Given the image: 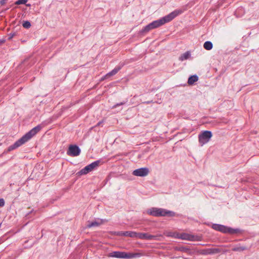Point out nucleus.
Here are the masks:
<instances>
[{
	"mask_svg": "<svg viewBox=\"0 0 259 259\" xmlns=\"http://www.w3.org/2000/svg\"><path fill=\"white\" fill-rule=\"evenodd\" d=\"M182 13L181 10H175L169 14L161 18L160 19L155 20L150 23L151 27L152 29L156 28L162 25L168 23L173 20L175 17L180 15Z\"/></svg>",
	"mask_w": 259,
	"mask_h": 259,
	"instance_id": "1",
	"label": "nucleus"
},
{
	"mask_svg": "<svg viewBox=\"0 0 259 259\" xmlns=\"http://www.w3.org/2000/svg\"><path fill=\"white\" fill-rule=\"evenodd\" d=\"M147 213L152 216L159 217H175L176 213L172 211L168 210L164 208L152 207L147 210Z\"/></svg>",
	"mask_w": 259,
	"mask_h": 259,
	"instance_id": "2",
	"label": "nucleus"
},
{
	"mask_svg": "<svg viewBox=\"0 0 259 259\" xmlns=\"http://www.w3.org/2000/svg\"><path fill=\"white\" fill-rule=\"evenodd\" d=\"M212 228L221 232L224 233H229L230 234H235L241 232V230L239 229H233L224 225L217 224H213Z\"/></svg>",
	"mask_w": 259,
	"mask_h": 259,
	"instance_id": "3",
	"label": "nucleus"
},
{
	"mask_svg": "<svg viewBox=\"0 0 259 259\" xmlns=\"http://www.w3.org/2000/svg\"><path fill=\"white\" fill-rule=\"evenodd\" d=\"M137 256V253H126L122 251H113L110 253V256L119 258H131Z\"/></svg>",
	"mask_w": 259,
	"mask_h": 259,
	"instance_id": "4",
	"label": "nucleus"
},
{
	"mask_svg": "<svg viewBox=\"0 0 259 259\" xmlns=\"http://www.w3.org/2000/svg\"><path fill=\"white\" fill-rule=\"evenodd\" d=\"M212 136V134L210 131H204L198 136L199 142L201 146H203L210 141Z\"/></svg>",
	"mask_w": 259,
	"mask_h": 259,
	"instance_id": "5",
	"label": "nucleus"
},
{
	"mask_svg": "<svg viewBox=\"0 0 259 259\" xmlns=\"http://www.w3.org/2000/svg\"><path fill=\"white\" fill-rule=\"evenodd\" d=\"M100 162L99 160H97L87 165L78 172L79 174L80 175H86L93 171L99 166Z\"/></svg>",
	"mask_w": 259,
	"mask_h": 259,
	"instance_id": "6",
	"label": "nucleus"
},
{
	"mask_svg": "<svg viewBox=\"0 0 259 259\" xmlns=\"http://www.w3.org/2000/svg\"><path fill=\"white\" fill-rule=\"evenodd\" d=\"M41 129V126L40 125H38L27 132L23 136V137L26 140V141L27 142L32 137L35 136L38 132H39Z\"/></svg>",
	"mask_w": 259,
	"mask_h": 259,
	"instance_id": "7",
	"label": "nucleus"
},
{
	"mask_svg": "<svg viewBox=\"0 0 259 259\" xmlns=\"http://www.w3.org/2000/svg\"><path fill=\"white\" fill-rule=\"evenodd\" d=\"M81 152V150L78 146L75 145H70L67 151V154L70 156H77Z\"/></svg>",
	"mask_w": 259,
	"mask_h": 259,
	"instance_id": "8",
	"label": "nucleus"
},
{
	"mask_svg": "<svg viewBox=\"0 0 259 259\" xmlns=\"http://www.w3.org/2000/svg\"><path fill=\"white\" fill-rule=\"evenodd\" d=\"M149 173V169L147 167H142L134 170L133 175L137 177H144L147 176Z\"/></svg>",
	"mask_w": 259,
	"mask_h": 259,
	"instance_id": "9",
	"label": "nucleus"
},
{
	"mask_svg": "<svg viewBox=\"0 0 259 259\" xmlns=\"http://www.w3.org/2000/svg\"><path fill=\"white\" fill-rule=\"evenodd\" d=\"M26 142V140L22 137L20 139H19L18 141H17L14 144L10 146L8 148L7 151L8 152L11 151L18 148L19 147H20L22 145L24 144Z\"/></svg>",
	"mask_w": 259,
	"mask_h": 259,
	"instance_id": "10",
	"label": "nucleus"
},
{
	"mask_svg": "<svg viewBox=\"0 0 259 259\" xmlns=\"http://www.w3.org/2000/svg\"><path fill=\"white\" fill-rule=\"evenodd\" d=\"M219 252H220V249L218 248H207L201 251V254L203 255L213 254Z\"/></svg>",
	"mask_w": 259,
	"mask_h": 259,
	"instance_id": "11",
	"label": "nucleus"
},
{
	"mask_svg": "<svg viewBox=\"0 0 259 259\" xmlns=\"http://www.w3.org/2000/svg\"><path fill=\"white\" fill-rule=\"evenodd\" d=\"M104 222L103 220L98 219V220H95L94 221L89 222L87 227L88 228H92L95 227H98L101 224H102Z\"/></svg>",
	"mask_w": 259,
	"mask_h": 259,
	"instance_id": "12",
	"label": "nucleus"
},
{
	"mask_svg": "<svg viewBox=\"0 0 259 259\" xmlns=\"http://www.w3.org/2000/svg\"><path fill=\"white\" fill-rule=\"evenodd\" d=\"M120 66H116L114 69H113L112 71L108 73L106 75H105L104 77V79L107 78L108 77H110L113 75H115L120 69H121Z\"/></svg>",
	"mask_w": 259,
	"mask_h": 259,
	"instance_id": "13",
	"label": "nucleus"
},
{
	"mask_svg": "<svg viewBox=\"0 0 259 259\" xmlns=\"http://www.w3.org/2000/svg\"><path fill=\"white\" fill-rule=\"evenodd\" d=\"M119 234L121 236L130 237L131 238H135V232H134V231L120 232Z\"/></svg>",
	"mask_w": 259,
	"mask_h": 259,
	"instance_id": "14",
	"label": "nucleus"
},
{
	"mask_svg": "<svg viewBox=\"0 0 259 259\" xmlns=\"http://www.w3.org/2000/svg\"><path fill=\"white\" fill-rule=\"evenodd\" d=\"M198 80V76L197 75L190 76L188 80V83L189 85H192L194 83Z\"/></svg>",
	"mask_w": 259,
	"mask_h": 259,
	"instance_id": "15",
	"label": "nucleus"
},
{
	"mask_svg": "<svg viewBox=\"0 0 259 259\" xmlns=\"http://www.w3.org/2000/svg\"><path fill=\"white\" fill-rule=\"evenodd\" d=\"M190 53L189 51H187L181 55V56L179 57V60L183 61L188 59L190 57Z\"/></svg>",
	"mask_w": 259,
	"mask_h": 259,
	"instance_id": "16",
	"label": "nucleus"
},
{
	"mask_svg": "<svg viewBox=\"0 0 259 259\" xmlns=\"http://www.w3.org/2000/svg\"><path fill=\"white\" fill-rule=\"evenodd\" d=\"M203 47L206 50H210L213 47L212 43L210 41H206L204 43Z\"/></svg>",
	"mask_w": 259,
	"mask_h": 259,
	"instance_id": "17",
	"label": "nucleus"
},
{
	"mask_svg": "<svg viewBox=\"0 0 259 259\" xmlns=\"http://www.w3.org/2000/svg\"><path fill=\"white\" fill-rule=\"evenodd\" d=\"M143 239L146 240H152L156 239V236L152 235H150L148 233H143Z\"/></svg>",
	"mask_w": 259,
	"mask_h": 259,
	"instance_id": "18",
	"label": "nucleus"
},
{
	"mask_svg": "<svg viewBox=\"0 0 259 259\" xmlns=\"http://www.w3.org/2000/svg\"><path fill=\"white\" fill-rule=\"evenodd\" d=\"M193 236L188 234H182L181 235L180 238L183 240H192Z\"/></svg>",
	"mask_w": 259,
	"mask_h": 259,
	"instance_id": "19",
	"label": "nucleus"
},
{
	"mask_svg": "<svg viewBox=\"0 0 259 259\" xmlns=\"http://www.w3.org/2000/svg\"><path fill=\"white\" fill-rule=\"evenodd\" d=\"M153 29L151 27V25L150 23L148 25H147L146 26H145L141 31V33H147L149 32L150 30Z\"/></svg>",
	"mask_w": 259,
	"mask_h": 259,
	"instance_id": "20",
	"label": "nucleus"
},
{
	"mask_svg": "<svg viewBox=\"0 0 259 259\" xmlns=\"http://www.w3.org/2000/svg\"><path fill=\"white\" fill-rule=\"evenodd\" d=\"M176 250L178 251H180L184 252H187L189 251V248L185 246H180L177 247Z\"/></svg>",
	"mask_w": 259,
	"mask_h": 259,
	"instance_id": "21",
	"label": "nucleus"
},
{
	"mask_svg": "<svg viewBox=\"0 0 259 259\" xmlns=\"http://www.w3.org/2000/svg\"><path fill=\"white\" fill-rule=\"evenodd\" d=\"M22 26L25 28H29L31 26V23L28 21H25L23 22V23L22 24Z\"/></svg>",
	"mask_w": 259,
	"mask_h": 259,
	"instance_id": "22",
	"label": "nucleus"
},
{
	"mask_svg": "<svg viewBox=\"0 0 259 259\" xmlns=\"http://www.w3.org/2000/svg\"><path fill=\"white\" fill-rule=\"evenodd\" d=\"M27 1L28 0H18L15 3V4L17 5L26 4Z\"/></svg>",
	"mask_w": 259,
	"mask_h": 259,
	"instance_id": "23",
	"label": "nucleus"
},
{
	"mask_svg": "<svg viewBox=\"0 0 259 259\" xmlns=\"http://www.w3.org/2000/svg\"><path fill=\"white\" fill-rule=\"evenodd\" d=\"M135 238L143 239V233H137L135 232Z\"/></svg>",
	"mask_w": 259,
	"mask_h": 259,
	"instance_id": "24",
	"label": "nucleus"
},
{
	"mask_svg": "<svg viewBox=\"0 0 259 259\" xmlns=\"http://www.w3.org/2000/svg\"><path fill=\"white\" fill-rule=\"evenodd\" d=\"M245 249L244 247H236L233 249L234 251H242Z\"/></svg>",
	"mask_w": 259,
	"mask_h": 259,
	"instance_id": "25",
	"label": "nucleus"
},
{
	"mask_svg": "<svg viewBox=\"0 0 259 259\" xmlns=\"http://www.w3.org/2000/svg\"><path fill=\"white\" fill-rule=\"evenodd\" d=\"M125 103V102H120L119 103H117L115 105H114L113 106V108H116L117 107L119 106H120V105H124V104Z\"/></svg>",
	"mask_w": 259,
	"mask_h": 259,
	"instance_id": "26",
	"label": "nucleus"
},
{
	"mask_svg": "<svg viewBox=\"0 0 259 259\" xmlns=\"http://www.w3.org/2000/svg\"><path fill=\"white\" fill-rule=\"evenodd\" d=\"M15 35V33H10V34L8 35V40H11V39H12V38H13V37Z\"/></svg>",
	"mask_w": 259,
	"mask_h": 259,
	"instance_id": "27",
	"label": "nucleus"
},
{
	"mask_svg": "<svg viewBox=\"0 0 259 259\" xmlns=\"http://www.w3.org/2000/svg\"><path fill=\"white\" fill-rule=\"evenodd\" d=\"M5 205V201L3 199H0V207H3Z\"/></svg>",
	"mask_w": 259,
	"mask_h": 259,
	"instance_id": "28",
	"label": "nucleus"
},
{
	"mask_svg": "<svg viewBox=\"0 0 259 259\" xmlns=\"http://www.w3.org/2000/svg\"><path fill=\"white\" fill-rule=\"evenodd\" d=\"M7 0H0V5H4L6 3Z\"/></svg>",
	"mask_w": 259,
	"mask_h": 259,
	"instance_id": "29",
	"label": "nucleus"
},
{
	"mask_svg": "<svg viewBox=\"0 0 259 259\" xmlns=\"http://www.w3.org/2000/svg\"><path fill=\"white\" fill-rule=\"evenodd\" d=\"M152 101H148L145 102V103H146V104H149V103H152Z\"/></svg>",
	"mask_w": 259,
	"mask_h": 259,
	"instance_id": "30",
	"label": "nucleus"
},
{
	"mask_svg": "<svg viewBox=\"0 0 259 259\" xmlns=\"http://www.w3.org/2000/svg\"><path fill=\"white\" fill-rule=\"evenodd\" d=\"M102 123V121H100L98 123L97 125L99 126Z\"/></svg>",
	"mask_w": 259,
	"mask_h": 259,
	"instance_id": "31",
	"label": "nucleus"
},
{
	"mask_svg": "<svg viewBox=\"0 0 259 259\" xmlns=\"http://www.w3.org/2000/svg\"><path fill=\"white\" fill-rule=\"evenodd\" d=\"M25 5H26V6H27V7H30V6H31V5H30V4H26Z\"/></svg>",
	"mask_w": 259,
	"mask_h": 259,
	"instance_id": "32",
	"label": "nucleus"
}]
</instances>
